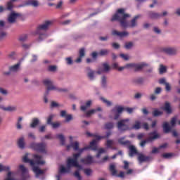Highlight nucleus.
Here are the masks:
<instances>
[{"label": "nucleus", "mask_w": 180, "mask_h": 180, "mask_svg": "<svg viewBox=\"0 0 180 180\" xmlns=\"http://www.w3.org/2000/svg\"><path fill=\"white\" fill-rule=\"evenodd\" d=\"M33 160H30L29 158H27V155H25L22 158L23 162H27L31 165L32 167V171L36 174V176H39V175H43L44 174V171L40 169L39 167L37 165H44V160H42L41 158H43L42 155H33Z\"/></svg>", "instance_id": "nucleus-2"}, {"label": "nucleus", "mask_w": 180, "mask_h": 180, "mask_svg": "<svg viewBox=\"0 0 180 180\" xmlns=\"http://www.w3.org/2000/svg\"><path fill=\"white\" fill-rule=\"evenodd\" d=\"M114 126L113 122H108L105 124V130H110Z\"/></svg>", "instance_id": "nucleus-43"}, {"label": "nucleus", "mask_w": 180, "mask_h": 180, "mask_svg": "<svg viewBox=\"0 0 180 180\" xmlns=\"http://www.w3.org/2000/svg\"><path fill=\"white\" fill-rule=\"evenodd\" d=\"M150 19H158V18H161V14L150 11L148 13Z\"/></svg>", "instance_id": "nucleus-33"}, {"label": "nucleus", "mask_w": 180, "mask_h": 180, "mask_svg": "<svg viewBox=\"0 0 180 180\" xmlns=\"http://www.w3.org/2000/svg\"><path fill=\"white\" fill-rule=\"evenodd\" d=\"M138 155V161H139L140 164H141L142 162H147L150 161V160H151V157L146 156L141 153H139Z\"/></svg>", "instance_id": "nucleus-16"}, {"label": "nucleus", "mask_w": 180, "mask_h": 180, "mask_svg": "<svg viewBox=\"0 0 180 180\" xmlns=\"http://www.w3.org/2000/svg\"><path fill=\"white\" fill-rule=\"evenodd\" d=\"M51 25H53V21L46 20L43 24L39 25L37 27V34H39V41L41 40H44V39H46L47 37V34H41V30H44V31L49 30V28L50 27V26H51Z\"/></svg>", "instance_id": "nucleus-3"}, {"label": "nucleus", "mask_w": 180, "mask_h": 180, "mask_svg": "<svg viewBox=\"0 0 180 180\" xmlns=\"http://www.w3.org/2000/svg\"><path fill=\"white\" fill-rule=\"evenodd\" d=\"M89 147H84L82 148L79 149V151L77 153H74L73 154V160H75V161H78V158H79L81 157V154H82L83 152H84L86 150H89Z\"/></svg>", "instance_id": "nucleus-15"}, {"label": "nucleus", "mask_w": 180, "mask_h": 180, "mask_svg": "<svg viewBox=\"0 0 180 180\" xmlns=\"http://www.w3.org/2000/svg\"><path fill=\"white\" fill-rule=\"evenodd\" d=\"M71 171V169L67 166V168L64 166H60L59 169V174H66Z\"/></svg>", "instance_id": "nucleus-29"}, {"label": "nucleus", "mask_w": 180, "mask_h": 180, "mask_svg": "<svg viewBox=\"0 0 180 180\" xmlns=\"http://www.w3.org/2000/svg\"><path fill=\"white\" fill-rule=\"evenodd\" d=\"M20 68V63H18L14 65L10 66L8 70L11 72H18V71H19Z\"/></svg>", "instance_id": "nucleus-24"}, {"label": "nucleus", "mask_w": 180, "mask_h": 180, "mask_svg": "<svg viewBox=\"0 0 180 180\" xmlns=\"http://www.w3.org/2000/svg\"><path fill=\"white\" fill-rule=\"evenodd\" d=\"M170 123L172 124V127H174V126H175V124L176 123V117L172 118Z\"/></svg>", "instance_id": "nucleus-64"}, {"label": "nucleus", "mask_w": 180, "mask_h": 180, "mask_svg": "<svg viewBox=\"0 0 180 180\" xmlns=\"http://www.w3.org/2000/svg\"><path fill=\"white\" fill-rule=\"evenodd\" d=\"M74 176L77 178L78 180H81L82 179V177L81 176V174H79V171L77 170L75 173H74Z\"/></svg>", "instance_id": "nucleus-51"}, {"label": "nucleus", "mask_w": 180, "mask_h": 180, "mask_svg": "<svg viewBox=\"0 0 180 180\" xmlns=\"http://www.w3.org/2000/svg\"><path fill=\"white\" fill-rule=\"evenodd\" d=\"M22 120H23V117H19L16 124V127L18 130L22 129V124L20 123Z\"/></svg>", "instance_id": "nucleus-40"}, {"label": "nucleus", "mask_w": 180, "mask_h": 180, "mask_svg": "<svg viewBox=\"0 0 180 180\" xmlns=\"http://www.w3.org/2000/svg\"><path fill=\"white\" fill-rule=\"evenodd\" d=\"M67 167L71 169L72 167H75V168H78L79 171H81L82 169V166L78 163V161H76L75 160L68 158L67 160Z\"/></svg>", "instance_id": "nucleus-8"}, {"label": "nucleus", "mask_w": 180, "mask_h": 180, "mask_svg": "<svg viewBox=\"0 0 180 180\" xmlns=\"http://www.w3.org/2000/svg\"><path fill=\"white\" fill-rule=\"evenodd\" d=\"M7 172H8L7 177L6 178L5 180H15L13 178H12V172H10L9 170Z\"/></svg>", "instance_id": "nucleus-50"}, {"label": "nucleus", "mask_w": 180, "mask_h": 180, "mask_svg": "<svg viewBox=\"0 0 180 180\" xmlns=\"http://www.w3.org/2000/svg\"><path fill=\"white\" fill-rule=\"evenodd\" d=\"M13 8V4L12 3V1H8L7 3V9L8 11H12Z\"/></svg>", "instance_id": "nucleus-53"}, {"label": "nucleus", "mask_w": 180, "mask_h": 180, "mask_svg": "<svg viewBox=\"0 0 180 180\" xmlns=\"http://www.w3.org/2000/svg\"><path fill=\"white\" fill-rule=\"evenodd\" d=\"M48 70L50 71L51 72H54L57 71V66L50 65L48 68Z\"/></svg>", "instance_id": "nucleus-49"}, {"label": "nucleus", "mask_w": 180, "mask_h": 180, "mask_svg": "<svg viewBox=\"0 0 180 180\" xmlns=\"http://www.w3.org/2000/svg\"><path fill=\"white\" fill-rule=\"evenodd\" d=\"M165 90L167 91V92H171V84H169V83L167 82V83H165Z\"/></svg>", "instance_id": "nucleus-55"}, {"label": "nucleus", "mask_w": 180, "mask_h": 180, "mask_svg": "<svg viewBox=\"0 0 180 180\" xmlns=\"http://www.w3.org/2000/svg\"><path fill=\"white\" fill-rule=\"evenodd\" d=\"M164 110L167 112V113H171L172 112V110L171 109V104L169 103L166 102L164 107Z\"/></svg>", "instance_id": "nucleus-36"}, {"label": "nucleus", "mask_w": 180, "mask_h": 180, "mask_svg": "<svg viewBox=\"0 0 180 180\" xmlns=\"http://www.w3.org/2000/svg\"><path fill=\"white\" fill-rule=\"evenodd\" d=\"M106 146H107L108 148H113V141L108 140L106 142Z\"/></svg>", "instance_id": "nucleus-48"}, {"label": "nucleus", "mask_w": 180, "mask_h": 180, "mask_svg": "<svg viewBox=\"0 0 180 180\" xmlns=\"http://www.w3.org/2000/svg\"><path fill=\"white\" fill-rule=\"evenodd\" d=\"M124 137L118 139L119 144H121V146H130V141H124Z\"/></svg>", "instance_id": "nucleus-28"}, {"label": "nucleus", "mask_w": 180, "mask_h": 180, "mask_svg": "<svg viewBox=\"0 0 180 180\" xmlns=\"http://www.w3.org/2000/svg\"><path fill=\"white\" fill-rule=\"evenodd\" d=\"M136 63H129L127 64L124 67H120L118 69V71H123L124 68H134Z\"/></svg>", "instance_id": "nucleus-37"}, {"label": "nucleus", "mask_w": 180, "mask_h": 180, "mask_svg": "<svg viewBox=\"0 0 180 180\" xmlns=\"http://www.w3.org/2000/svg\"><path fill=\"white\" fill-rule=\"evenodd\" d=\"M160 74H164V72H167V67L164 66V65H160L159 68Z\"/></svg>", "instance_id": "nucleus-44"}, {"label": "nucleus", "mask_w": 180, "mask_h": 180, "mask_svg": "<svg viewBox=\"0 0 180 180\" xmlns=\"http://www.w3.org/2000/svg\"><path fill=\"white\" fill-rule=\"evenodd\" d=\"M86 70L87 71L88 78H89L90 81H94V78H95V71L92 70L89 67H87Z\"/></svg>", "instance_id": "nucleus-19"}, {"label": "nucleus", "mask_w": 180, "mask_h": 180, "mask_svg": "<svg viewBox=\"0 0 180 180\" xmlns=\"http://www.w3.org/2000/svg\"><path fill=\"white\" fill-rule=\"evenodd\" d=\"M102 67L103 68L99 69L97 71V74L101 75V74H102V72H108V71L110 70V66H109V64H108V63H103Z\"/></svg>", "instance_id": "nucleus-18"}, {"label": "nucleus", "mask_w": 180, "mask_h": 180, "mask_svg": "<svg viewBox=\"0 0 180 180\" xmlns=\"http://www.w3.org/2000/svg\"><path fill=\"white\" fill-rule=\"evenodd\" d=\"M112 34L114 36H119V37H127V36H129V32H127V31L119 32L114 30L112 31Z\"/></svg>", "instance_id": "nucleus-20"}, {"label": "nucleus", "mask_w": 180, "mask_h": 180, "mask_svg": "<svg viewBox=\"0 0 180 180\" xmlns=\"http://www.w3.org/2000/svg\"><path fill=\"white\" fill-rule=\"evenodd\" d=\"M43 84L46 86V95H49V91H58V92H65L67 89H59L53 84V81L50 79H45L43 80Z\"/></svg>", "instance_id": "nucleus-4"}, {"label": "nucleus", "mask_w": 180, "mask_h": 180, "mask_svg": "<svg viewBox=\"0 0 180 180\" xmlns=\"http://www.w3.org/2000/svg\"><path fill=\"white\" fill-rule=\"evenodd\" d=\"M134 84H136L137 85H143L144 84V78L143 77H139L137 79H135L134 80Z\"/></svg>", "instance_id": "nucleus-38"}, {"label": "nucleus", "mask_w": 180, "mask_h": 180, "mask_svg": "<svg viewBox=\"0 0 180 180\" xmlns=\"http://www.w3.org/2000/svg\"><path fill=\"white\" fill-rule=\"evenodd\" d=\"M120 56H121V58H123V60H125V61H127V60H129V56L124 53L120 54Z\"/></svg>", "instance_id": "nucleus-60"}, {"label": "nucleus", "mask_w": 180, "mask_h": 180, "mask_svg": "<svg viewBox=\"0 0 180 180\" xmlns=\"http://www.w3.org/2000/svg\"><path fill=\"white\" fill-rule=\"evenodd\" d=\"M56 139L60 140L61 146H65V137L62 134H59L56 135Z\"/></svg>", "instance_id": "nucleus-30"}, {"label": "nucleus", "mask_w": 180, "mask_h": 180, "mask_svg": "<svg viewBox=\"0 0 180 180\" xmlns=\"http://www.w3.org/2000/svg\"><path fill=\"white\" fill-rule=\"evenodd\" d=\"M148 136L149 137L146 140H143L140 143L141 147H146V144H147V143H153L154 140H158V139H160V134L157 133V131L150 132Z\"/></svg>", "instance_id": "nucleus-7"}, {"label": "nucleus", "mask_w": 180, "mask_h": 180, "mask_svg": "<svg viewBox=\"0 0 180 180\" xmlns=\"http://www.w3.org/2000/svg\"><path fill=\"white\" fill-rule=\"evenodd\" d=\"M91 105H92V101L91 100H89V101L86 102L85 105H81L80 110L82 112H85L86 110V109H88L89 108H91Z\"/></svg>", "instance_id": "nucleus-26"}, {"label": "nucleus", "mask_w": 180, "mask_h": 180, "mask_svg": "<svg viewBox=\"0 0 180 180\" xmlns=\"http://www.w3.org/2000/svg\"><path fill=\"white\" fill-rule=\"evenodd\" d=\"M162 157L166 159L171 158V157H172V153H164L162 155Z\"/></svg>", "instance_id": "nucleus-58"}, {"label": "nucleus", "mask_w": 180, "mask_h": 180, "mask_svg": "<svg viewBox=\"0 0 180 180\" xmlns=\"http://www.w3.org/2000/svg\"><path fill=\"white\" fill-rule=\"evenodd\" d=\"M18 16H20V14L18 13H11L8 18V23H15Z\"/></svg>", "instance_id": "nucleus-13"}, {"label": "nucleus", "mask_w": 180, "mask_h": 180, "mask_svg": "<svg viewBox=\"0 0 180 180\" xmlns=\"http://www.w3.org/2000/svg\"><path fill=\"white\" fill-rule=\"evenodd\" d=\"M131 129L132 130H140L141 129V122L140 121H135V124Z\"/></svg>", "instance_id": "nucleus-34"}, {"label": "nucleus", "mask_w": 180, "mask_h": 180, "mask_svg": "<svg viewBox=\"0 0 180 180\" xmlns=\"http://www.w3.org/2000/svg\"><path fill=\"white\" fill-rule=\"evenodd\" d=\"M101 101H102V102H103V103H105V105H107V106H112V102L108 101L106 98L101 97Z\"/></svg>", "instance_id": "nucleus-46"}, {"label": "nucleus", "mask_w": 180, "mask_h": 180, "mask_svg": "<svg viewBox=\"0 0 180 180\" xmlns=\"http://www.w3.org/2000/svg\"><path fill=\"white\" fill-rule=\"evenodd\" d=\"M133 47V42H128L125 44V49L127 50Z\"/></svg>", "instance_id": "nucleus-56"}, {"label": "nucleus", "mask_w": 180, "mask_h": 180, "mask_svg": "<svg viewBox=\"0 0 180 180\" xmlns=\"http://www.w3.org/2000/svg\"><path fill=\"white\" fill-rule=\"evenodd\" d=\"M167 80L165 79V78H162L159 80V84H160L161 85H165V84H167Z\"/></svg>", "instance_id": "nucleus-63"}, {"label": "nucleus", "mask_w": 180, "mask_h": 180, "mask_svg": "<svg viewBox=\"0 0 180 180\" xmlns=\"http://www.w3.org/2000/svg\"><path fill=\"white\" fill-rule=\"evenodd\" d=\"M65 117V122H71L72 120V115H68Z\"/></svg>", "instance_id": "nucleus-61"}, {"label": "nucleus", "mask_w": 180, "mask_h": 180, "mask_svg": "<svg viewBox=\"0 0 180 180\" xmlns=\"http://www.w3.org/2000/svg\"><path fill=\"white\" fill-rule=\"evenodd\" d=\"M2 171L8 172V171H11V167L4 166L2 164H0V172H2Z\"/></svg>", "instance_id": "nucleus-39"}, {"label": "nucleus", "mask_w": 180, "mask_h": 180, "mask_svg": "<svg viewBox=\"0 0 180 180\" xmlns=\"http://www.w3.org/2000/svg\"><path fill=\"white\" fill-rule=\"evenodd\" d=\"M129 157H134V155H139V152L137 151V149L136 148V147H134V146L130 145L129 146Z\"/></svg>", "instance_id": "nucleus-17"}, {"label": "nucleus", "mask_w": 180, "mask_h": 180, "mask_svg": "<svg viewBox=\"0 0 180 180\" xmlns=\"http://www.w3.org/2000/svg\"><path fill=\"white\" fill-rule=\"evenodd\" d=\"M84 174H86V175H87V176H89V175H91L92 174V169H84Z\"/></svg>", "instance_id": "nucleus-54"}, {"label": "nucleus", "mask_w": 180, "mask_h": 180, "mask_svg": "<svg viewBox=\"0 0 180 180\" xmlns=\"http://www.w3.org/2000/svg\"><path fill=\"white\" fill-rule=\"evenodd\" d=\"M39 123H40V120H39V118H33L32 119V122L30 124V127L32 129H34L35 127H37V125L39 124Z\"/></svg>", "instance_id": "nucleus-32"}, {"label": "nucleus", "mask_w": 180, "mask_h": 180, "mask_svg": "<svg viewBox=\"0 0 180 180\" xmlns=\"http://www.w3.org/2000/svg\"><path fill=\"white\" fill-rule=\"evenodd\" d=\"M82 164H84L85 165H91V164H94V158L91 155H87L84 158H82L80 160Z\"/></svg>", "instance_id": "nucleus-12"}, {"label": "nucleus", "mask_w": 180, "mask_h": 180, "mask_svg": "<svg viewBox=\"0 0 180 180\" xmlns=\"http://www.w3.org/2000/svg\"><path fill=\"white\" fill-rule=\"evenodd\" d=\"M58 106H60V105H58V103L56 101H52L51 103V108H58Z\"/></svg>", "instance_id": "nucleus-62"}, {"label": "nucleus", "mask_w": 180, "mask_h": 180, "mask_svg": "<svg viewBox=\"0 0 180 180\" xmlns=\"http://www.w3.org/2000/svg\"><path fill=\"white\" fill-rule=\"evenodd\" d=\"M18 146L19 148H21V150H23L25 148V138L21 137L18 141Z\"/></svg>", "instance_id": "nucleus-31"}, {"label": "nucleus", "mask_w": 180, "mask_h": 180, "mask_svg": "<svg viewBox=\"0 0 180 180\" xmlns=\"http://www.w3.org/2000/svg\"><path fill=\"white\" fill-rule=\"evenodd\" d=\"M73 148L74 151H79V143L78 141L71 142L70 145L67 146V150Z\"/></svg>", "instance_id": "nucleus-14"}, {"label": "nucleus", "mask_w": 180, "mask_h": 180, "mask_svg": "<svg viewBox=\"0 0 180 180\" xmlns=\"http://www.w3.org/2000/svg\"><path fill=\"white\" fill-rule=\"evenodd\" d=\"M53 118H54V115H50L47 118V121H46L47 124H52L53 122H51L53 121Z\"/></svg>", "instance_id": "nucleus-47"}, {"label": "nucleus", "mask_w": 180, "mask_h": 180, "mask_svg": "<svg viewBox=\"0 0 180 180\" xmlns=\"http://www.w3.org/2000/svg\"><path fill=\"white\" fill-rule=\"evenodd\" d=\"M109 54V50L102 49L99 51L98 56H108Z\"/></svg>", "instance_id": "nucleus-42"}, {"label": "nucleus", "mask_w": 180, "mask_h": 180, "mask_svg": "<svg viewBox=\"0 0 180 180\" xmlns=\"http://www.w3.org/2000/svg\"><path fill=\"white\" fill-rule=\"evenodd\" d=\"M19 40L20 41H26V40H27V34L21 35L19 37Z\"/></svg>", "instance_id": "nucleus-52"}, {"label": "nucleus", "mask_w": 180, "mask_h": 180, "mask_svg": "<svg viewBox=\"0 0 180 180\" xmlns=\"http://www.w3.org/2000/svg\"><path fill=\"white\" fill-rule=\"evenodd\" d=\"M96 112H102V108L98 107L96 109H92L86 112V117H89L91 115H94V113H96Z\"/></svg>", "instance_id": "nucleus-23"}, {"label": "nucleus", "mask_w": 180, "mask_h": 180, "mask_svg": "<svg viewBox=\"0 0 180 180\" xmlns=\"http://www.w3.org/2000/svg\"><path fill=\"white\" fill-rule=\"evenodd\" d=\"M4 110H7L8 112H15L16 111V107L15 106H9L7 108H3Z\"/></svg>", "instance_id": "nucleus-45"}, {"label": "nucleus", "mask_w": 180, "mask_h": 180, "mask_svg": "<svg viewBox=\"0 0 180 180\" xmlns=\"http://www.w3.org/2000/svg\"><path fill=\"white\" fill-rule=\"evenodd\" d=\"M109 169L112 176H117L118 178H124V172H120V174H117V170H116V165H115V164L110 165Z\"/></svg>", "instance_id": "nucleus-9"}, {"label": "nucleus", "mask_w": 180, "mask_h": 180, "mask_svg": "<svg viewBox=\"0 0 180 180\" xmlns=\"http://www.w3.org/2000/svg\"><path fill=\"white\" fill-rule=\"evenodd\" d=\"M147 64L141 63V64H135V66L134 68L135 69V71H140V70H143L144 67H146Z\"/></svg>", "instance_id": "nucleus-35"}, {"label": "nucleus", "mask_w": 180, "mask_h": 180, "mask_svg": "<svg viewBox=\"0 0 180 180\" xmlns=\"http://www.w3.org/2000/svg\"><path fill=\"white\" fill-rule=\"evenodd\" d=\"M112 46L115 50H118V49H120V45L116 42L112 43Z\"/></svg>", "instance_id": "nucleus-59"}, {"label": "nucleus", "mask_w": 180, "mask_h": 180, "mask_svg": "<svg viewBox=\"0 0 180 180\" xmlns=\"http://www.w3.org/2000/svg\"><path fill=\"white\" fill-rule=\"evenodd\" d=\"M162 51H163V53H165V54H168V56H175L176 55V53H178L176 49L171 47L163 48L162 49Z\"/></svg>", "instance_id": "nucleus-11"}, {"label": "nucleus", "mask_w": 180, "mask_h": 180, "mask_svg": "<svg viewBox=\"0 0 180 180\" xmlns=\"http://www.w3.org/2000/svg\"><path fill=\"white\" fill-rule=\"evenodd\" d=\"M26 5L34 6V8H37L39 4L37 0H27Z\"/></svg>", "instance_id": "nucleus-25"}, {"label": "nucleus", "mask_w": 180, "mask_h": 180, "mask_svg": "<svg viewBox=\"0 0 180 180\" xmlns=\"http://www.w3.org/2000/svg\"><path fill=\"white\" fill-rule=\"evenodd\" d=\"M30 148L38 153H41L42 154H47V144L45 143H32L30 145Z\"/></svg>", "instance_id": "nucleus-5"}, {"label": "nucleus", "mask_w": 180, "mask_h": 180, "mask_svg": "<svg viewBox=\"0 0 180 180\" xmlns=\"http://www.w3.org/2000/svg\"><path fill=\"white\" fill-rule=\"evenodd\" d=\"M129 122H130L129 119L120 120L117 124V127L119 131L123 133L124 131H127V130H131L129 126Z\"/></svg>", "instance_id": "nucleus-6"}, {"label": "nucleus", "mask_w": 180, "mask_h": 180, "mask_svg": "<svg viewBox=\"0 0 180 180\" xmlns=\"http://www.w3.org/2000/svg\"><path fill=\"white\" fill-rule=\"evenodd\" d=\"M101 84H102V86H103V87L106 86V77H105V76L102 77Z\"/></svg>", "instance_id": "nucleus-57"}, {"label": "nucleus", "mask_w": 180, "mask_h": 180, "mask_svg": "<svg viewBox=\"0 0 180 180\" xmlns=\"http://www.w3.org/2000/svg\"><path fill=\"white\" fill-rule=\"evenodd\" d=\"M162 113H163L162 111H160V110L155 109L153 112V116H154V117H158V116H161V115H162Z\"/></svg>", "instance_id": "nucleus-41"}, {"label": "nucleus", "mask_w": 180, "mask_h": 180, "mask_svg": "<svg viewBox=\"0 0 180 180\" xmlns=\"http://www.w3.org/2000/svg\"><path fill=\"white\" fill-rule=\"evenodd\" d=\"M94 137H96V140L94 139L90 143L89 148H91V150H93L94 151H96V150H98V146L96 145V143H97L96 140L99 141V140H102V139H106V136L94 135Z\"/></svg>", "instance_id": "nucleus-10"}, {"label": "nucleus", "mask_w": 180, "mask_h": 180, "mask_svg": "<svg viewBox=\"0 0 180 180\" xmlns=\"http://www.w3.org/2000/svg\"><path fill=\"white\" fill-rule=\"evenodd\" d=\"M127 18H130V14H127L124 13V8H119L117 11V13L112 16L111 18V21L113 22L115 20H118L120 22V25L124 29H127V27H131V29L136 27L137 26V20L139 18H141V15H135L133 19L131 20L129 22H127Z\"/></svg>", "instance_id": "nucleus-1"}, {"label": "nucleus", "mask_w": 180, "mask_h": 180, "mask_svg": "<svg viewBox=\"0 0 180 180\" xmlns=\"http://www.w3.org/2000/svg\"><path fill=\"white\" fill-rule=\"evenodd\" d=\"M123 110H124V108L118 105V106H115L112 110V113H122V112H123Z\"/></svg>", "instance_id": "nucleus-27"}, {"label": "nucleus", "mask_w": 180, "mask_h": 180, "mask_svg": "<svg viewBox=\"0 0 180 180\" xmlns=\"http://www.w3.org/2000/svg\"><path fill=\"white\" fill-rule=\"evenodd\" d=\"M162 128H163L164 133L165 134H168L169 133V131H171V130H172V127H171V126H169V123L167 122H163Z\"/></svg>", "instance_id": "nucleus-21"}, {"label": "nucleus", "mask_w": 180, "mask_h": 180, "mask_svg": "<svg viewBox=\"0 0 180 180\" xmlns=\"http://www.w3.org/2000/svg\"><path fill=\"white\" fill-rule=\"evenodd\" d=\"M79 56L78 57L77 60H76V63H81L82 61V57H85V49L82 48L79 51Z\"/></svg>", "instance_id": "nucleus-22"}]
</instances>
